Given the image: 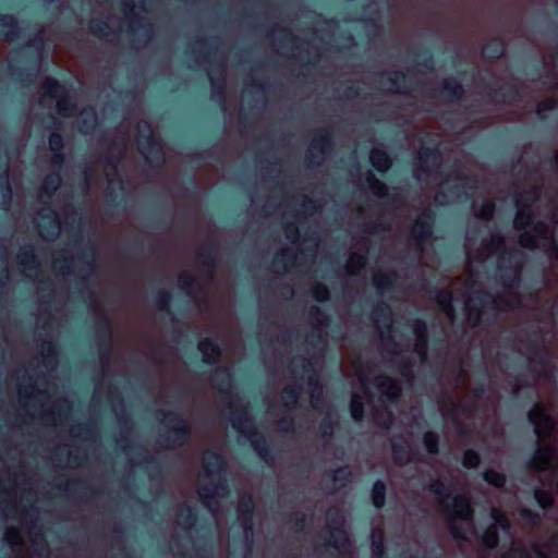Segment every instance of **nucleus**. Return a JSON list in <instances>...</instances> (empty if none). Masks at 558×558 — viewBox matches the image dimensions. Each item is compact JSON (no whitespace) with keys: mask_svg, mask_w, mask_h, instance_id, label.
Instances as JSON below:
<instances>
[{"mask_svg":"<svg viewBox=\"0 0 558 558\" xmlns=\"http://www.w3.org/2000/svg\"><path fill=\"white\" fill-rule=\"evenodd\" d=\"M525 255L515 247L505 251L496 263V276L507 295L492 294L485 290L473 291L465 298L464 311L470 326L477 327L484 319L487 310L509 312L521 304L517 290L521 287Z\"/></svg>","mask_w":558,"mask_h":558,"instance_id":"1","label":"nucleus"},{"mask_svg":"<svg viewBox=\"0 0 558 558\" xmlns=\"http://www.w3.org/2000/svg\"><path fill=\"white\" fill-rule=\"evenodd\" d=\"M529 420L534 425L535 433L539 439L538 449L533 458L532 465L535 470L542 471L550 465L553 449L546 447V437L554 429V421L541 404H535L529 412Z\"/></svg>","mask_w":558,"mask_h":558,"instance_id":"2","label":"nucleus"},{"mask_svg":"<svg viewBox=\"0 0 558 558\" xmlns=\"http://www.w3.org/2000/svg\"><path fill=\"white\" fill-rule=\"evenodd\" d=\"M137 130L138 151L150 167L156 169L162 168L166 161V154L151 125L144 121L137 125Z\"/></svg>","mask_w":558,"mask_h":558,"instance_id":"3","label":"nucleus"},{"mask_svg":"<svg viewBox=\"0 0 558 558\" xmlns=\"http://www.w3.org/2000/svg\"><path fill=\"white\" fill-rule=\"evenodd\" d=\"M471 514L470 500L465 496H457L449 512L450 529L456 538L468 539L473 534Z\"/></svg>","mask_w":558,"mask_h":558,"instance_id":"4","label":"nucleus"},{"mask_svg":"<svg viewBox=\"0 0 558 558\" xmlns=\"http://www.w3.org/2000/svg\"><path fill=\"white\" fill-rule=\"evenodd\" d=\"M333 133L332 126H325L315 131L311 141L312 150L305 158L308 168L320 165L324 157L333 149Z\"/></svg>","mask_w":558,"mask_h":558,"instance_id":"5","label":"nucleus"},{"mask_svg":"<svg viewBox=\"0 0 558 558\" xmlns=\"http://www.w3.org/2000/svg\"><path fill=\"white\" fill-rule=\"evenodd\" d=\"M436 222V214L433 209H424L415 218L410 234L415 245L423 250L429 244L434 238V227Z\"/></svg>","mask_w":558,"mask_h":558,"instance_id":"6","label":"nucleus"},{"mask_svg":"<svg viewBox=\"0 0 558 558\" xmlns=\"http://www.w3.org/2000/svg\"><path fill=\"white\" fill-rule=\"evenodd\" d=\"M418 167H416L412 175L420 180L421 174L426 177L430 175L433 170L438 168L441 163V153L439 150L438 144L434 146H425L422 145L417 155Z\"/></svg>","mask_w":558,"mask_h":558,"instance_id":"7","label":"nucleus"},{"mask_svg":"<svg viewBox=\"0 0 558 558\" xmlns=\"http://www.w3.org/2000/svg\"><path fill=\"white\" fill-rule=\"evenodd\" d=\"M327 526L330 530L329 542L337 548H344L348 543V537L343 531V514L340 509L331 508L327 511Z\"/></svg>","mask_w":558,"mask_h":558,"instance_id":"8","label":"nucleus"},{"mask_svg":"<svg viewBox=\"0 0 558 558\" xmlns=\"http://www.w3.org/2000/svg\"><path fill=\"white\" fill-rule=\"evenodd\" d=\"M369 318L380 332H390L393 325V313L390 304L385 300H378L373 305Z\"/></svg>","mask_w":558,"mask_h":558,"instance_id":"9","label":"nucleus"},{"mask_svg":"<svg viewBox=\"0 0 558 558\" xmlns=\"http://www.w3.org/2000/svg\"><path fill=\"white\" fill-rule=\"evenodd\" d=\"M217 244L209 240L206 245L201 247L197 252V259L202 267L203 275L207 279H214L217 269Z\"/></svg>","mask_w":558,"mask_h":558,"instance_id":"10","label":"nucleus"},{"mask_svg":"<svg viewBox=\"0 0 558 558\" xmlns=\"http://www.w3.org/2000/svg\"><path fill=\"white\" fill-rule=\"evenodd\" d=\"M434 96H440L448 102L461 100L465 94L464 86L454 77L444 78L439 86L432 90Z\"/></svg>","mask_w":558,"mask_h":558,"instance_id":"11","label":"nucleus"},{"mask_svg":"<svg viewBox=\"0 0 558 558\" xmlns=\"http://www.w3.org/2000/svg\"><path fill=\"white\" fill-rule=\"evenodd\" d=\"M405 327L416 338V344L412 348L407 347L405 349H430L427 345L428 327L424 319H422V318L408 319ZM389 349H402V348L395 344V345L390 347Z\"/></svg>","mask_w":558,"mask_h":558,"instance_id":"12","label":"nucleus"},{"mask_svg":"<svg viewBox=\"0 0 558 558\" xmlns=\"http://www.w3.org/2000/svg\"><path fill=\"white\" fill-rule=\"evenodd\" d=\"M492 518L494 519L495 523L492 524L486 530V532L483 536L484 544L489 548H494L498 544L497 525L501 526L504 530H507L509 527L508 519L499 510L493 508L492 509Z\"/></svg>","mask_w":558,"mask_h":558,"instance_id":"13","label":"nucleus"},{"mask_svg":"<svg viewBox=\"0 0 558 558\" xmlns=\"http://www.w3.org/2000/svg\"><path fill=\"white\" fill-rule=\"evenodd\" d=\"M381 76L386 77V82L393 87L390 93L407 95L410 92L411 78L402 71L381 72Z\"/></svg>","mask_w":558,"mask_h":558,"instance_id":"14","label":"nucleus"},{"mask_svg":"<svg viewBox=\"0 0 558 558\" xmlns=\"http://www.w3.org/2000/svg\"><path fill=\"white\" fill-rule=\"evenodd\" d=\"M21 26L12 14H0V38L4 41H13L19 38Z\"/></svg>","mask_w":558,"mask_h":558,"instance_id":"15","label":"nucleus"},{"mask_svg":"<svg viewBox=\"0 0 558 558\" xmlns=\"http://www.w3.org/2000/svg\"><path fill=\"white\" fill-rule=\"evenodd\" d=\"M369 162L374 170L381 174L386 173L392 166V159L383 146L372 148Z\"/></svg>","mask_w":558,"mask_h":558,"instance_id":"16","label":"nucleus"},{"mask_svg":"<svg viewBox=\"0 0 558 558\" xmlns=\"http://www.w3.org/2000/svg\"><path fill=\"white\" fill-rule=\"evenodd\" d=\"M96 248L94 245H88L77 255L76 262L82 265V269L85 270V276L81 278V282H88L89 275L96 269Z\"/></svg>","mask_w":558,"mask_h":558,"instance_id":"17","label":"nucleus"},{"mask_svg":"<svg viewBox=\"0 0 558 558\" xmlns=\"http://www.w3.org/2000/svg\"><path fill=\"white\" fill-rule=\"evenodd\" d=\"M487 95L494 102H508L520 98V89L517 85L511 84L490 89Z\"/></svg>","mask_w":558,"mask_h":558,"instance_id":"18","label":"nucleus"},{"mask_svg":"<svg viewBox=\"0 0 558 558\" xmlns=\"http://www.w3.org/2000/svg\"><path fill=\"white\" fill-rule=\"evenodd\" d=\"M56 110L57 112L64 117L71 118L77 111V104L73 95L70 94L69 89L63 92L57 99Z\"/></svg>","mask_w":558,"mask_h":558,"instance_id":"19","label":"nucleus"},{"mask_svg":"<svg viewBox=\"0 0 558 558\" xmlns=\"http://www.w3.org/2000/svg\"><path fill=\"white\" fill-rule=\"evenodd\" d=\"M17 264L25 271H37L40 267V262L34 253L33 246L23 247L17 255Z\"/></svg>","mask_w":558,"mask_h":558,"instance_id":"20","label":"nucleus"},{"mask_svg":"<svg viewBox=\"0 0 558 558\" xmlns=\"http://www.w3.org/2000/svg\"><path fill=\"white\" fill-rule=\"evenodd\" d=\"M375 386L381 396L388 400H393L400 395L399 385L389 377L378 376L375 378Z\"/></svg>","mask_w":558,"mask_h":558,"instance_id":"21","label":"nucleus"},{"mask_svg":"<svg viewBox=\"0 0 558 558\" xmlns=\"http://www.w3.org/2000/svg\"><path fill=\"white\" fill-rule=\"evenodd\" d=\"M506 52V44L502 38L494 37L492 38L483 49V56L488 60H498Z\"/></svg>","mask_w":558,"mask_h":558,"instance_id":"22","label":"nucleus"},{"mask_svg":"<svg viewBox=\"0 0 558 558\" xmlns=\"http://www.w3.org/2000/svg\"><path fill=\"white\" fill-rule=\"evenodd\" d=\"M453 293L448 289H439L436 293V303L439 310L448 317H454Z\"/></svg>","mask_w":558,"mask_h":558,"instance_id":"23","label":"nucleus"},{"mask_svg":"<svg viewBox=\"0 0 558 558\" xmlns=\"http://www.w3.org/2000/svg\"><path fill=\"white\" fill-rule=\"evenodd\" d=\"M295 262V253L291 248H282L276 252L272 266L277 269L287 270L290 266H292Z\"/></svg>","mask_w":558,"mask_h":558,"instance_id":"24","label":"nucleus"},{"mask_svg":"<svg viewBox=\"0 0 558 558\" xmlns=\"http://www.w3.org/2000/svg\"><path fill=\"white\" fill-rule=\"evenodd\" d=\"M396 279L397 275L395 272H381L374 276L372 283L377 293L384 294L385 291L395 286Z\"/></svg>","mask_w":558,"mask_h":558,"instance_id":"25","label":"nucleus"},{"mask_svg":"<svg viewBox=\"0 0 558 558\" xmlns=\"http://www.w3.org/2000/svg\"><path fill=\"white\" fill-rule=\"evenodd\" d=\"M41 87L44 89V94L52 99H57L61 94H63V92L68 89L57 78L51 76H47L44 78Z\"/></svg>","mask_w":558,"mask_h":558,"instance_id":"26","label":"nucleus"},{"mask_svg":"<svg viewBox=\"0 0 558 558\" xmlns=\"http://www.w3.org/2000/svg\"><path fill=\"white\" fill-rule=\"evenodd\" d=\"M0 191L3 197V203H11L13 190L9 178V165H0Z\"/></svg>","mask_w":558,"mask_h":558,"instance_id":"27","label":"nucleus"},{"mask_svg":"<svg viewBox=\"0 0 558 558\" xmlns=\"http://www.w3.org/2000/svg\"><path fill=\"white\" fill-rule=\"evenodd\" d=\"M365 182L367 187L373 195L377 197H386L388 195V186L385 182L375 177V174L368 171L365 175Z\"/></svg>","mask_w":558,"mask_h":558,"instance_id":"28","label":"nucleus"},{"mask_svg":"<svg viewBox=\"0 0 558 558\" xmlns=\"http://www.w3.org/2000/svg\"><path fill=\"white\" fill-rule=\"evenodd\" d=\"M203 464L206 471V476L210 477L222 469L223 462L218 454L214 452H206L203 458Z\"/></svg>","mask_w":558,"mask_h":558,"instance_id":"29","label":"nucleus"},{"mask_svg":"<svg viewBox=\"0 0 558 558\" xmlns=\"http://www.w3.org/2000/svg\"><path fill=\"white\" fill-rule=\"evenodd\" d=\"M60 184H61V177H60L59 172H50L49 174H47L44 178L40 190L48 197H51L52 195L56 194V192L60 187Z\"/></svg>","mask_w":558,"mask_h":558,"instance_id":"30","label":"nucleus"},{"mask_svg":"<svg viewBox=\"0 0 558 558\" xmlns=\"http://www.w3.org/2000/svg\"><path fill=\"white\" fill-rule=\"evenodd\" d=\"M210 85H211V93H213V99L218 100L221 102L222 108L226 109V80L225 77L218 76V77H210Z\"/></svg>","mask_w":558,"mask_h":558,"instance_id":"31","label":"nucleus"},{"mask_svg":"<svg viewBox=\"0 0 558 558\" xmlns=\"http://www.w3.org/2000/svg\"><path fill=\"white\" fill-rule=\"evenodd\" d=\"M154 301L157 308L168 314L171 320H173L174 315L171 311L172 294L169 291L160 290L156 293Z\"/></svg>","mask_w":558,"mask_h":558,"instance_id":"32","label":"nucleus"},{"mask_svg":"<svg viewBox=\"0 0 558 558\" xmlns=\"http://www.w3.org/2000/svg\"><path fill=\"white\" fill-rule=\"evenodd\" d=\"M535 213L533 208H518L513 226L517 230H524L527 226L533 223Z\"/></svg>","mask_w":558,"mask_h":558,"instance_id":"33","label":"nucleus"},{"mask_svg":"<svg viewBox=\"0 0 558 558\" xmlns=\"http://www.w3.org/2000/svg\"><path fill=\"white\" fill-rule=\"evenodd\" d=\"M198 494L203 499L204 504L209 509L214 510L211 506V499H215V497H223L226 495V487L222 485H216L213 489L201 487Z\"/></svg>","mask_w":558,"mask_h":558,"instance_id":"34","label":"nucleus"},{"mask_svg":"<svg viewBox=\"0 0 558 558\" xmlns=\"http://www.w3.org/2000/svg\"><path fill=\"white\" fill-rule=\"evenodd\" d=\"M308 319L314 327H324L329 323V316L318 305H312L308 308Z\"/></svg>","mask_w":558,"mask_h":558,"instance_id":"35","label":"nucleus"},{"mask_svg":"<svg viewBox=\"0 0 558 558\" xmlns=\"http://www.w3.org/2000/svg\"><path fill=\"white\" fill-rule=\"evenodd\" d=\"M536 197L537 191L535 189L524 190L515 195L514 205L517 208H532Z\"/></svg>","mask_w":558,"mask_h":558,"instance_id":"36","label":"nucleus"},{"mask_svg":"<svg viewBox=\"0 0 558 558\" xmlns=\"http://www.w3.org/2000/svg\"><path fill=\"white\" fill-rule=\"evenodd\" d=\"M88 29L92 34L96 36L107 37L108 40H112V38H109V36L113 34V32H111L107 21H104L101 19L90 20L88 23Z\"/></svg>","mask_w":558,"mask_h":558,"instance_id":"37","label":"nucleus"},{"mask_svg":"<svg viewBox=\"0 0 558 558\" xmlns=\"http://www.w3.org/2000/svg\"><path fill=\"white\" fill-rule=\"evenodd\" d=\"M97 318L94 322V329L96 332L108 333L111 329V322L108 315L104 312L100 305L96 306Z\"/></svg>","mask_w":558,"mask_h":558,"instance_id":"38","label":"nucleus"},{"mask_svg":"<svg viewBox=\"0 0 558 558\" xmlns=\"http://www.w3.org/2000/svg\"><path fill=\"white\" fill-rule=\"evenodd\" d=\"M366 265V257L360 253H352L347 262V271L351 275L357 274Z\"/></svg>","mask_w":558,"mask_h":558,"instance_id":"39","label":"nucleus"},{"mask_svg":"<svg viewBox=\"0 0 558 558\" xmlns=\"http://www.w3.org/2000/svg\"><path fill=\"white\" fill-rule=\"evenodd\" d=\"M558 107V100L554 97L541 100L536 105V116L539 120L544 121L547 119L546 112L553 111Z\"/></svg>","mask_w":558,"mask_h":558,"instance_id":"40","label":"nucleus"},{"mask_svg":"<svg viewBox=\"0 0 558 558\" xmlns=\"http://www.w3.org/2000/svg\"><path fill=\"white\" fill-rule=\"evenodd\" d=\"M114 180H109V185L106 190V197H107V203L110 207H114V208H118L120 206H122L124 203H125V196L124 194L123 195H120L113 187H112V184H113Z\"/></svg>","mask_w":558,"mask_h":558,"instance_id":"41","label":"nucleus"},{"mask_svg":"<svg viewBox=\"0 0 558 558\" xmlns=\"http://www.w3.org/2000/svg\"><path fill=\"white\" fill-rule=\"evenodd\" d=\"M179 288L187 294H191L198 288V281L187 272H182L178 279Z\"/></svg>","mask_w":558,"mask_h":558,"instance_id":"42","label":"nucleus"},{"mask_svg":"<svg viewBox=\"0 0 558 558\" xmlns=\"http://www.w3.org/2000/svg\"><path fill=\"white\" fill-rule=\"evenodd\" d=\"M533 233L536 235V238L551 241L555 239L554 230L544 221H537L533 223Z\"/></svg>","mask_w":558,"mask_h":558,"instance_id":"43","label":"nucleus"},{"mask_svg":"<svg viewBox=\"0 0 558 558\" xmlns=\"http://www.w3.org/2000/svg\"><path fill=\"white\" fill-rule=\"evenodd\" d=\"M312 298L318 303H325L330 299L328 287L322 282H315L311 289Z\"/></svg>","mask_w":558,"mask_h":558,"instance_id":"44","label":"nucleus"},{"mask_svg":"<svg viewBox=\"0 0 558 558\" xmlns=\"http://www.w3.org/2000/svg\"><path fill=\"white\" fill-rule=\"evenodd\" d=\"M496 211V204L493 199H486L484 201L478 210L476 211V217L486 221H489L493 219Z\"/></svg>","mask_w":558,"mask_h":558,"instance_id":"45","label":"nucleus"},{"mask_svg":"<svg viewBox=\"0 0 558 558\" xmlns=\"http://www.w3.org/2000/svg\"><path fill=\"white\" fill-rule=\"evenodd\" d=\"M469 178L468 177H459L457 181L450 186L449 191L458 196H464L465 199L472 198V194H469L466 192H463L468 185ZM470 189L473 190V186H470Z\"/></svg>","mask_w":558,"mask_h":558,"instance_id":"46","label":"nucleus"},{"mask_svg":"<svg viewBox=\"0 0 558 558\" xmlns=\"http://www.w3.org/2000/svg\"><path fill=\"white\" fill-rule=\"evenodd\" d=\"M231 422H232V425L235 428H238L242 434L250 435L251 424H250L248 417L245 413H241L240 415L232 413Z\"/></svg>","mask_w":558,"mask_h":558,"instance_id":"47","label":"nucleus"},{"mask_svg":"<svg viewBox=\"0 0 558 558\" xmlns=\"http://www.w3.org/2000/svg\"><path fill=\"white\" fill-rule=\"evenodd\" d=\"M487 247L493 252H498L499 255L505 254V251L510 248L506 247V240L500 233L492 234Z\"/></svg>","mask_w":558,"mask_h":558,"instance_id":"48","label":"nucleus"},{"mask_svg":"<svg viewBox=\"0 0 558 558\" xmlns=\"http://www.w3.org/2000/svg\"><path fill=\"white\" fill-rule=\"evenodd\" d=\"M10 70H11L10 74L14 81H17L21 83H24V82L31 83L33 81L34 75L31 70L20 68V66H13V65L10 66Z\"/></svg>","mask_w":558,"mask_h":558,"instance_id":"49","label":"nucleus"},{"mask_svg":"<svg viewBox=\"0 0 558 558\" xmlns=\"http://www.w3.org/2000/svg\"><path fill=\"white\" fill-rule=\"evenodd\" d=\"M519 244L526 250H535L538 246L537 238L532 231H524L519 235Z\"/></svg>","mask_w":558,"mask_h":558,"instance_id":"50","label":"nucleus"},{"mask_svg":"<svg viewBox=\"0 0 558 558\" xmlns=\"http://www.w3.org/2000/svg\"><path fill=\"white\" fill-rule=\"evenodd\" d=\"M385 493H386V487H385L384 483L376 482L374 484L373 490H372V500H373V504L377 508H380V507L384 506V504H385Z\"/></svg>","mask_w":558,"mask_h":558,"instance_id":"51","label":"nucleus"},{"mask_svg":"<svg viewBox=\"0 0 558 558\" xmlns=\"http://www.w3.org/2000/svg\"><path fill=\"white\" fill-rule=\"evenodd\" d=\"M352 371L354 373V375L357 377L361 386L363 388H366L368 381H369V377H368V374L371 373V368L369 366H363L361 364H357V365H352Z\"/></svg>","mask_w":558,"mask_h":558,"instance_id":"52","label":"nucleus"},{"mask_svg":"<svg viewBox=\"0 0 558 558\" xmlns=\"http://www.w3.org/2000/svg\"><path fill=\"white\" fill-rule=\"evenodd\" d=\"M49 148L52 153H60L64 149V138L62 134L58 132L50 133L48 137Z\"/></svg>","mask_w":558,"mask_h":558,"instance_id":"53","label":"nucleus"},{"mask_svg":"<svg viewBox=\"0 0 558 558\" xmlns=\"http://www.w3.org/2000/svg\"><path fill=\"white\" fill-rule=\"evenodd\" d=\"M484 478L487 483L496 486V487H501L504 486L505 482H506V477L504 474L499 473V472H496L494 470H487L485 473H484Z\"/></svg>","mask_w":558,"mask_h":558,"instance_id":"54","label":"nucleus"},{"mask_svg":"<svg viewBox=\"0 0 558 558\" xmlns=\"http://www.w3.org/2000/svg\"><path fill=\"white\" fill-rule=\"evenodd\" d=\"M424 56L421 61H418V56L415 57L414 62L422 66L426 71H433L435 68V61L433 53L429 49H424Z\"/></svg>","mask_w":558,"mask_h":558,"instance_id":"55","label":"nucleus"},{"mask_svg":"<svg viewBox=\"0 0 558 558\" xmlns=\"http://www.w3.org/2000/svg\"><path fill=\"white\" fill-rule=\"evenodd\" d=\"M374 421L378 426L388 428L392 423V416L390 412L386 410H377L374 413Z\"/></svg>","mask_w":558,"mask_h":558,"instance_id":"56","label":"nucleus"},{"mask_svg":"<svg viewBox=\"0 0 558 558\" xmlns=\"http://www.w3.org/2000/svg\"><path fill=\"white\" fill-rule=\"evenodd\" d=\"M383 543L384 535L380 530H376L372 534V547L375 556L380 557L383 555Z\"/></svg>","mask_w":558,"mask_h":558,"instance_id":"57","label":"nucleus"},{"mask_svg":"<svg viewBox=\"0 0 558 558\" xmlns=\"http://www.w3.org/2000/svg\"><path fill=\"white\" fill-rule=\"evenodd\" d=\"M351 414L354 420L360 421L363 417V404L360 397L353 393L351 400Z\"/></svg>","mask_w":558,"mask_h":558,"instance_id":"58","label":"nucleus"},{"mask_svg":"<svg viewBox=\"0 0 558 558\" xmlns=\"http://www.w3.org/2000/svg\"><path fill=\"white\" fill-rule=\"evenodd\" d=\"M43 395L41 393H38V396H34L33 393L31 395H27V391L25 388H20L19 389V397H20V402L23 403L24 407L26 408H34V401L35 400H40L39 397H41Z\"/></svg>","mask_w":558,"mask_h":558,"instance_id":"59","label":"nucleus"},{"mask_svg":"<svg viewBox=\"0 0 558 558\" xmlns=\"http://www.w3.org/2000/svg\"><path fill=\"white\" fill-rule=\"evenodd\" d=\"M430 490L438 497L439 501L442 502L445 498L449 496L450 490L440 481H436L430 485Z\"/></svg>","mask_w":558,"mask_h":558,"instance_id":"60","label":"nucleus"},{"mask_svg":"<svg viewBox=\"0 0 558 558\" xmlns=\"http://www.w3.org/2000/svg\"><path fill=\"white\" fill-rule=\"evenodd\" d=\"M284 234L288 240L294 242L300 239L301 233L299 226L295 222H288L284 225Z\"/></svg>","mask_w":558,"mask_h":558,"instance_id":"61","label":"nucleus"},{"mask_svg":"<svg viewBox=\"0 0 558 558\" xmlns=\"http://www.w3.org/2000/svg\"><path fill=\"white\" fill-rule=\"evenodd\" d=\"M480 464V456L473 450H466L463 456L465 468H476Z\"/></svg>","mask_w":558,"mask_h":558,"instance_id":"62","label":"nucleus"},{"mask_svg":"<svg viewBox=\"0 0 558 558\" xmlns=\"http://www.w3.org/2000/svg\"><path fill=\"white\" fill-rule=\"evenodd\" d=\"M4 538L12 547L22 544V537L17 530L10 527L5 531Z\"/></svg>","mask_w":558,"mask_h":558,"instance_id":"63","label":"nucleus"},{"mask_svg":"<svg viewBox=\"0 0 558 558\" xmlns=\"http://www.w3.org/2000/svg\"><path fill=\"white\" fill-rule=\"evenodd\" d=\"M505 558H531L526 551L521 547L520 544L513 543L510 551L505 556Z\"/></svg>","mask_w":558,"mask_h":558,"instance_id":"64","label":"nucleus"}]
</instances>
